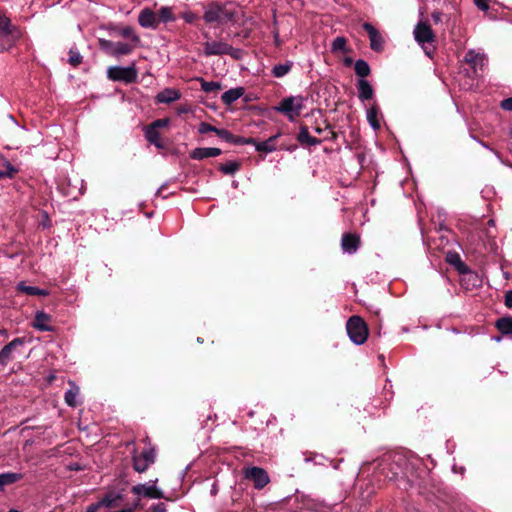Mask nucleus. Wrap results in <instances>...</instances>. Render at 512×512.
Segmentation results:
<instances>
[{
    "label": "nucleus",
    "instance_id": "nucleus-18",
    "mask_svg": "<svg viewBox=\"0 0 512 512\" xmlns=\"http://www.w3.org/2000/svg\"><path fill=\"white\" fill-rule=\"evenodd\" d=\"M138 22L143 28H154L157 25L156 15L151 9L145 8L140 12Z\"/></svg>",
    "mask_w": 512,
    "mask_h": 512
},
{
    "label": "nucleus",
    "instance_id": "nucleus-35",
    "mask_svg": "<svg viewBox=\"0 0 512 512\" xmlns=\"http://www.w3.org/2000/svg\"><path fill=\"white\" fill-rule=\"evenodd\" d=\"M239 169V164L235 161H229L220 166V170L224 174H234Z\"/></svg>",
    "mask_w": 512,
    "mask_h": 512
},
{
    "label": "nucleus",
    "instance_id": "nucleus-9",
    "mask_svg": "<svg viewBox=\"0 0 512 512\" xmlns=\"http://www.w3.org/2000/svg\"><path fill=\"white\" fill-rule=\"evenodd\" d=\"M157 480L145 484L133 486L132 491L139 497L157 499L160 497V492L156 487Z\"/></svg>",
    "mask_w": 512,
    "mask_h": 512
},
{
    "label": "nucleus",
    "instance_id": "nucleus-40",
    "mask_svg": "<svg viewBox=\"0 0 512 512\" xmlns=\"http://www.w3.org/2000/svg\"><path fill=\"white\" fill-rule=\"evenodd\" d=\"M216 131H217V128H216V127H214V126H212V125H210V124H208V123H206V122H202V123H200V124H199V127H198V132H199L200 134H206V133H208V132H214V133H216Z\"/></svg>",
    "mask_w": 512,
    "mask_h": 512
},
{
    "label": "nucleus",
    "instance_id": "nucleus-44",
    "mask_svg": "<svg viewBox=\"0 0 512 512\" xmlns=\"http://www.w3.org/2000/svg\"><path fill=\"white\" fill-rule=\"evenodd\" d=\"M474 4L482 11L489 9L488 0H474Z\"/></svg>",
    "mask_w": 512,
    "mask_h": 512
},
{
    "label": "nucleus",
    "instance_id": "nucleus-29",
    "mask_svg": "<svg viewBox=\"0 0 512 512\" xmlns=\"http://www.w3.org/2000/svg\"><path fill=\"white\" fill-rule=\"evenodd\" d=\"M180 92L175 88H166L162 90V103H170L180 99Z\"/></svg>",
    "mask_w": 512,
    "mask_h": 512
},
{
    "label": "nucleus",
    "instance_id": "nucleus-42",
    "mask_svg": "<svg viewBox=\"0 0 512 512\" xmlns=\"http://www.w3.org/2000/svg\"><path fill=\"white\" fill-rule=\"evenodd\" d=\"M174 20L169 8H162V22H168Z\"/></svg>",
    "mask_w": 512,
    "mask_h": 512
},
{
    "label": "nucleus",
    "instance_id": "nucleus-22",
    "mask_svg": "<svg viewBox=\"0 0 512 512\" xmlns=\"http://www.w3.org/2000/svg\"><path fill=\"white\" fill-rule=\"evenodd\" d=\"M69 383L71 385V388L65 392L64 399L68 406L76 407L78 404L77 397L79 395V387L76 386L75 383L73 382Z\"/></svg>",
    "mask_w": 512,
    "mask_h": 512
},
{
    "label": "nucleus",
    "instance_id": "nucleus-21",
    "mask_svg": "<svg viewBox=\"0 0 512 512\" xmlns=\"http://www.w3.org/2000/svg\"><path fill=\"white\" fill-rule=\"evenodd\" d=\"M243 94H244V88L237 87V88H233V89H230V90L224 92L223 95L221 96V99L226 105H231L236 100L241 98L243 96Z\"/></svg>",
    "mask_w": 512,
    "mask_h": 512
},
{
    "label": "nucleus",
    "instance_id": "nucleus-13",
    "mask_svg": "<svg viewBox=\"0 0 512 512\" xmlns=\"http://www.w3.org/2000/svg\"><path fill=\"white\" fill-rule=\"evenodd\" d=\"M51 316L44 311H38L35 314V318L33 321V328H35L38 331H53V327L50 325L51 323Z\"/></svg>",
    "mask_w": 512,
    "mask_h": 512
},
{
    "label": "nucleus",
    "instance_id": "nucleus-24",
    "mask_svg": "<svg viewBox=\"0 0 512 512\" xmlns=\"http://www.w3.org/2000/svg\"><path fill=\"white\" fill-rule=\"evenodd\" d=\"M223 10L219 6H211L204 13V20L207 23L218 22L221 19Z\"/></svg>",
    "mask_w": 512,
    "mask_h": 512
},
{
    "label": "nucleus",
    "instance_id": "nucleus-12",
    "mask_svg": "<svg viewBox=\"0 0 512 512\" xmlns=\"http://www.w3.org/2000/svg\"><path fill=\"white\" fill-rule=\"evenodd\" d=\"M145 136L150 144L160 148V119L153 121L145 128Z\"/></svg>",
    "mask_w": 512,
    "mask_h": 512
},
{
    "label": "nucleus",
    "instance_id": "nucleus-32",
    "mask_svg": "<svg viewBox=\"0 0 512 512\" xmlns=\"http://www.w3.org/2000/svg\"><path fill=\"white\" fill-rule=\"evenodd\" d=\"M199 81L201 84V89L206 93L217 92L222 88L219 82L206 81L203 78H200Z\"/></svg>",
    "mask_w": 512,
    "mask_h": 512
},
{
    "label": "nucleus",
    "instance_id": "nucleus-38",
    "mask_svg": "<svg viewBox=\"0 0 512 512\" xmlns=\"http://www.w3.org/2000/svg\"><path fill=\"white\" fill-rule=\"evenodd\" d=\"M68 61L72 66L76 67L82 62V56L77 50L70 49Z\"/></svg>",
    "mask_w": 512,
    "mask_h": 512
},
{
    "label": "nucleus",
    "instance_id": "nucleus-26",
    "mask_svg": "<svg viewBox=\"0 0 512 512\" xmlns=\"http://www.w3.org/2000/svg\"><path fill=\"white\" fill-rule=\"evenodd\" d=\"M298 140L302 144H308V145H312V146L320 143V140H318L315 137H312L309 134V131L306 127H301L299 135H298Z\"/></svg>",
    "mask_w": 512,
    "mask_h": 512
},
{
    "label": "nucleus",
    "instance_id": "nucleus-41",
    "mask_svg": "<svg viewBox=\"0 0 512 512\" xmlns=\"http://www.w3.org/2000/svg\"><path fill=\"white\" fill-rule=\"evenodd\" d=\"M216 134H217V136H219L220 138H222L226 141H230L232 138V134L226 129H218L217 128Z\"/></svg>",
    "mask_w": 512,
    "mask_h": 512
},
{
    "label": "nucleus",
    "instance_id": "nucleus-45",
    "mask_svg": "<svg viewBox=\"0 0 512 512\" xmlns=\"http://www.w3.org/2000/svg\"><path fill=\"white\" fill-rule=\"evenodd\" d=\"M225 55H230L235 59H239L241 57V50L235 49L230 45V49L228 52H225Z\"/></svg>",
    "mask_w": 512,
    "mask_h": 512
},
{
    "label": "nucleus",
    "instance_id": "nucleus-54",
    "mask_svg": "<svg viewBox=\"0 0 512 512\" xmlns=\"http://www.w3.org/2000/svg\"><path fill=\"white\" fill-rule=\"evenodd\" d=\"M8 512H19V511L16 509H10Z\"/></svg>",
    "mask_w": 512,
    "mask_h": 512
},
{
    "label": "nucleus",
    "instance_id": "nucleus-4",
    "mask_svg": "<svg viewBox=\"0 0 512 512\" xmlns=\"http://www.w3.org/2000/svg\"><path fill=\"white\" fill-rule=\"evenodd\" d=\"M346 330L350 340L356 345H362L368 338V327L360 316H352L346 323Z\"/></svg>",
    "mask_w": 512,
    "mask_h": 512
},
{
    "label": "nucleus",
    "instance_id": "nucleus-52",
    "mask_svg": "<svg viewBox=\"0 0 512 512\" xmlns=\"http://www.w3.org/2000/svg\"><path fill=\"white\" fill-rule=\"evenodd\" d=\"M155 102H156V103H160V94H157V95L155 96Z\"/></svg>",
    "mask_w": 512,
    "mask_h": 512
},
{
    "label": "nucleus",
    "instance_id": "nucleus-15",
    "mask_svg": "<svg viewBox=\"0 0 512 512\" xmlns=\"http://www.w3.org/2000/svg\"><path fill=\"white\" fill-rule=\"evenodd\" d=\"M280 134H276L274 136H271L265 141L257 142L254 139L250 138L247 140V143H251L255 146L256 151L258 152H264V153H270L276 150V140Z\"/></svg>",
    "mask_w": 512,
    "mask_h": 512
},
{
    "label": "nucleus",
    "instance_id": "nucleus-20",
    "mask_svg": "<svg viewBox=\"0 0 512 512\" xmlns=\"http://www.w3.org/2000/svg\"><path fill=\"white\" fill-rule=\"evenodd\" d=\"M465 62L472 65L476 70L478 67L482 68L485 64V56L474 50H469L464 57Z\"/></svg>",
    "mask_w": 512,
    "mask_h": 512
},
{
    "label": "nucleus",
    "instance_id": "nucleus-53",
    "mask_svg": "<svg viewBox=\"0 0 512 512\" xmlns=\"http://www.w3.org/2000/svg\"><path fill=\"white\" fill-rule=\"evenodd\" d=\"M345 63H346L347 65H350V64L352 63V60H351V59H346V60H345Z\"/></svg>",
    "mask_w": 512,
    "mask_h": 512
},
{
    "label": "nucleus",
    "instance_id": "nucleus-19",
    "mask_svg": "<svg viewBox=\"0 0 512 512\" xmlns=\"http://www.w3.org/2000/svg\"><path fill=\"white\" fill-rule=\"evenodd\" d=\"M358 97L361 101L372 99L374 90L371 84L365 79H359L357 82Z\"/></svg>",
    "mask_w": 512,
    "mask_h": 512
},
{
    "label": "nucleus",
    "instance_id": "nucleus-28",
    "mask_svg": "<svg viewBox=\"0 0 512 512\" xmlns=\"http://www.w3.org/2000/svg\"><path fill=\"white\" fill-rule=\"evenodd\" d=\"M136 47L135 44L125 43V42H116V47L114 50V56L120 57L123 55H128L132 52V50Z\"/></svg>",
    "mask_w": 512,
    "mask_h": 512
},
{
    "label": "nucleus",
    "instance_id": "nucleus-6",
    "mask_svg": "<svg viewBox=\"0 0 512 512\" xmlns=\"http://www.w3.org/2000/svg\"><path fill=\"white\" fill-rule=\"evenodd\" d=\"M244 476L254 482V487L256 489H262L270 482L268 473L260 467L244 469Z\"/></svg>",
    "mask_w": 512,
    "mask_h": 512
},
{
    "label": "nucleus",
    "instance_id": "nucleus-46",
    "mask_svg": "<svg viewBox=\"0 0 512 512\" xmlns=\"http://www.w3.org/2000/svg\"><path fill=\"white\" fill-rule=\"evenodd\" d=\"M505 305L508 308H512V290L506 292L505 294Z\"/></svg>",
    "mask_w": 512,
    "mask_h": 512
},
{
    "label": "nucleus",
    "instance_id": "nucleus-25",
    "mask_svg": "<svg viewBox=\"0 0 512 512\" xmlns=\"http://www.w3.org/2000/svg\"><path fill=\"white\" fill-rule=\"evenodd\" d=\"M378 115H379V108L377 107V105L374 104L369 109H367V120L374 130H377L380 128V122L378 119Z\"/></svg>",
    "mask_w": 512,
    "mask_h": 512
},
{
    "label": "nucleus",
    "instance_id": "nucleus-34",
    "mask_svg": "<svg viewBox=\"0 0 512 512\" xmlns=\"http://www.w3.org/2000/svg\"><path fill=\"white\" fill-rule=\"evenodd\" d=\"M346 39L344 37H337L333 40L331 45L332 52H345L346 51Z\"/></svg>",
    "mask_w": 512,
    "mask_h": 512
},
{
    "label": "nucleus",
    "instance_id": "nucleus-23",
    "mask_svg": "<svg viewBox=\"0 0 512 512\" xmlns=\"http://www.w3.org/2000/svg\"><path fill=\"white\" fill-rule=\"evenodd\" d=\"M23 478L21 473L7 472L0 474V491L4 489L6 485L13 484Z\"/></svg>",
    "mask_w": 512,
    "mask_h": 512
},
{
    "label": "nucleus",
    "instance_id": "nucleus-16",
    "mask_svg": "<svg viewBox=\"0 0 512 512\" xmlns=\"http://www.w3.org/2000/svg\"><path fill=\"white\" fill-rule=\"evenodd\" d=\"M23 344L24 340L22 338H15L5 345L0 351V365H6L11 360V355L14 349Z\"/></svg>",
    "mask_w": 512,
    "mask_h": 512
},
{
    "label": "nucleus",
    "instance_id": "nucleus-39",
    "mask_svg": "<svg viewBox=\"0 0 512 512\" xmlns=\"http://www.w3.org/2000/svg\"><path fill=\"white\" fill-rule=\"evenodd\" d=\"M35 286H28L24 282H20L17 285V290L28 295H35Z\"/></svg>",
    "mask_w": 512,
    "mask_h": 512
},
{
    "label": "nucleus",
    "instance_id": "nucleus-30",
    "mask_svg": "<svg viewBox=\"0 0 512 512\" xmlns=\"http://www.w3.org/2000/svg\"><path fill=\"white\" fill-rule=\"evenodd\" d=\"M355 73L361 77V79H364L370 74V67L368 63L362 59H359L355 62L354 65Z\"/></svg>",
    "mask_w": 512,
    "mask_h": 512
},
{
    "label": "nucleus",
    "instance_id": "nucleus-31",
    "mask_svg": "<svg viewBox=\"0 0 512 512\" xmlns=\"http://www.w3.org/2000/svg\"><path fill=\"white\" fill-rule=\"evenodd\" d=\"M292 62H286V63H283V64H278V65H275L272 69V74L274 77L276 78H281L283 76H285L286 74H288L292 68Z\"/></svg>",
    "mask_w": 512,
    "mask_h": 512
},
{
    "label": "nucleus",
    "instance_id": "nucleus-1",
    "mask_svg": "<svg viewBox=\"0 0 512 512\" xmlns=\"http://www.w3.org/2000/svg\"><path fill=\"white\" fill-rule=\"evenodd\" d=\"M21 31L11 24L10 19L0 18V52L8 51L20 39Z\"/></svg>",
    "mask_w": 512,
    "mask_h": 512
},
{
    "label": "nucleus",
    "instance_id": "nucleus-51",
    "mask_svg": "<svg viewBox=\"0 0 512 512\" xmlns=\"http://www.w3.org/2000/svg\"><path fill=\"white\" fill-rule=\"evenodd\" d=\"M192 20H193V16L192 15L186 16V21L187 22H192Z\"/></svg>",
    "mask_w": 512,
    "mask_h": 512
},
{
    "label": "nucleus",
    "instance_id": "nucleus-5",
    "mask_svg": "<svg viewBox=\"0 0 512 512\" xmlns=\"http://www.w3.org/2000/svg\"><path fill=\"white\" fill-rule=\"evenodd\" d=\"M107 76L113 81L131 83L137 78V72L133 66H112L108 68Z\"/></svg>",
    "mask_w": 512,
    "mask_h": 512
},
{
    "label": "nucleus",
    "instance_id": "nucleus-10",
    "mask_svg": "<svg viewBox=\"0 0 512 512\" xmlns=\"http://www.w3.org/2000/svg\"><path fill=\"white\" fill-rule=\"evenodd\" d=\"M230 49V44L224 41H207L204 43V54L206 56L225 55Z\"/></svg>",
    "mask_w": 512,
    "mask_h": 512
},
{
    "label": "nucleus",
    "instance_id": "nucleus-36",
    "mask_svg": "<svg viewBox=\"0 0 512 512\" xmlns=\"http://www.w3.org/2000/svg\"><path fill=\"white\" fill-rule=\"evenodd\" d=\"M99 44H100L101 49L106 51L108 54L114 56V50H115V47H116V42H113V41H110V40H105V39H100L99 40Z\"/></svg>",
    "mask_w": 512,
    "mask_h": 512
},
{
    "label": "nucleus",
    "instance_id": "nucleus-11",
    "mask_svg": "<svg viewBox=\"0 0 512 512\" xmlns=\"http://www.w3.org/2000/svg\"><path fill=\"white\" fill-rule=\"evenodd\" d=\"M363 28L368 33L370 48L376 52L382 51L384 41L379 32L369 23H364Z\"/></svg>",
    "mask_w": 512,
    "mask_h": 512
},
{
    "label": "nucleus",
    "instance_id": "nucleus-7",
    "mask_svg": "<svg viewBox=\"0 0 512 512\" xmlns=\"http://www.w3.org/2000/svg\"><path fill=\"white\" fill-rule=\"evenodd\" d=\"M154 460V451L144 448L140 453L136 452L133 456L134 469L140 473L144 472L150 464L154 463Z\"/></svg>",
    "mask_w": 512,
    "mask_h": 512
},
{
    "label": "nucleus",
    "instance_id": "nucleus-49",
    "mask_svg": "<svg viewBox=\"0 0 512 512\" xmlns=\"http://www.w3.org/2000/svg\"><path fill=\"white\" fill-rule=\"evenodd\" d=\"M189 110H190V109H189L187 106H180V107H178V108L176 109V112H177V114H178V115H181V114H183V113H187V112H189Z\"/></svg>",
    "mask_w": 512,
    "mask_h": 512
},
{
    "label": "nucleus",
    "instance_id": "nucleus-47",
    "mask_svg": "<svg viewBox=\"0 0 512 512\" xmlns=\"http://www.w3.org/2000/svg\"><path fill=\"white\" fill-rule=\"evenodd\" d=\"M432 19L435 23H439L442 20V13L439 11H435L432 13Z\"/></svg>",
    "mask_w": 512,
    "mask_h": 512
},
{
    "label": "nucleus",
    "instance_id": "nucleus-14",
    "mask_svg": "<svg viewBox=\"0 0 512 512\" xmlns=\"http://www.w3.org/2000/svg\"><path fill=\"white\" fill-rule=\"evenodd\" d=\"M360 244V238L356 234L347 233L342 236L341 246L344 252L354 254Z\"/></svg>",
    "mask_w": 512,
    "mask_h": 512
},
{
    "label": "nucleus",
    "instance_id": "nucleus-43",
    "mask_svg": "<svg viewBox=\"0 0 512 512\" xmlns=\"http://www.w3.org/2000/svg\"><path fill=\"white\" fill-rule=\"evenodd\" d=\"M500 107L506 111H512V97L506 98L501 101Z\"/></svg>",
    "mask_w": 512,
    "mask_h": 512
},
{
    "label": "nucleus",
    "instance_id": "nucleus-27",
    "mask_svg": "<svg viewBox=\"0 0 512 512\" xmlns=\"http://www.w3.org/2000/svg\"><path fill=\"white\" fill-rule=\"evenodd\" d=\"M496 328L503 334H512V317H503L496 321Z\"/></svg>",
    "mask_w": 512,
    "mask_h": 512
},
{
    "label": "nucleus",
    "instance_id": "nucleus-8",
    "mask_svg": "<svg viewBox=\"0 0 512 512\" xmlns=\"http://www.w3.org/2000/svg\"><path fill=\"white\" fill-rule=\"evenodd\" d=\"M123 496L120 493H107L97 504L88 508L87 512H95L100 507L117 508L121 505Z\"/></svg>",
    "mask_w": 512,
    "mask_h": 512
},
{
    "label": "nucleus",
    "instance_id": "nucleus-17",
    "mask_svg": "<svg viewBox=\"0 0 512 512\" xmlns=\"http://www.w3.org/2000/svg\"><path fill=\"white\" fill-rule=\"evenodd\" d=\"M221 154V150L215 147L195 148L190 152V158L202 160L210 157H217Z\"/></svg>",
    "mask_w": 512,
    "mask_h": 512
},
{
    "label": "nucleus",
    "instance_id": "nucleus-48",
    "mask_svg": "<svg viewBox=\"0 0 512 512\" xmlns=\"http://www.w3.org/2000/svg\"><path fill=\"white\" fill-rule=\"evenodd\" d=\"M35 295L37 296H48L49 292L45 289L35 288Z\"/></svg>",
    "mask_w": 512,
    "mask_h": 512
},
{
    "label": "nucleus",
    "instance_id": "nucleus-33",
    "mask_svg": "<svg viewBox=\"0 0 512 512\" xmlns=\"http://www.w3.org/2000/svg\"><path fill=\"white\" fill-rule=\"evenodd\" d=\"M5 170L0 171V179L9 178L12 179L18 173V169L14 167L9 161H4Z\"/></svg>",
    "mask_w": 512,
    "mask_h": 512
},
{
    "label": "nucleus",
    "instance_id": "nucleus-37",
    "mask_svg": "<svg viewBox=\"0 0 512 512\" xmlns=\"http://www.w3.org/2000/svg\"><path fill=\"white\" fill-rule=\"evenodd\" d=\"M121 35L130 39L132 44L137 45L139 42V37L133 32L132 28L125 27L121 30Z\"/></svg>",
    "mask_w": 512,
    "mask_h": 512
},
{
    "label": "nucleus",
    "instance_id": "nucleus-2",
    "mask_svg": "<svg viewBox=\"0 0 512 512\" xmlns=\"http://www.w3.org/2000/svg\"><path fill=\"white\" fill-rule=\"evenodd\" d=\"M415 41L422 47L425 54L432 57L435 51V35L429 24L420 21L413 30Z\"/></svg>",
    "mask_w": 512,
    "mask_h": 512
},
{
    "label": "nucleus",
    "instance_id": "nucleus-55",
    "mask_svg": "<svg viewBox=\"0 0 512 512\" xmlns=\"http://www.w3.org/2000/svg\"><path fill=\"white\" fill-rule=\"evenodd\" d=\"M3 15H0V18L2 17Z\"/></svg>",
    "mask_w": 512,
    "mask_h": 512
},
{
    "label": "nucleus",
    "instance_id": "nucleus-3",
    "mask_svg": "<svg viewBox=\"0 0 512 512\" xmlns=\"http://www.w3.org/2000/svg\"><path fill=\"white\" fill-rule=\"evenodd\" d=\"M304 102L305 98L301 95L285 97L275 107V110L284 114L289 121L293 122L304 109Z\"/></svg>",
    "mask_w": 512,
    "mask_h": 512
},
{
    "label": "nucleus",
    "instance_id": "nucleus-50",
    "mask_svg": "<svg viewBox=\"0 0 512 512\" xmlns=\"http://www.w3.org/2000/svg\"><path fill=\"white\" fill-rule=\"evenodd\" d=\"M168 125V119H162V128Z\"/></svg>",
    "mask_w": 512,
    "mask_h": 512
}]
</instances>
